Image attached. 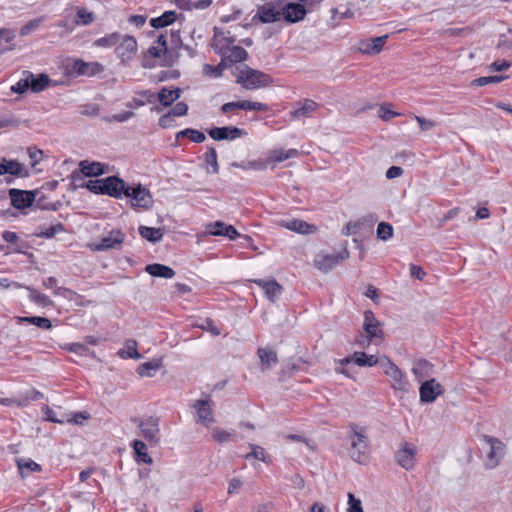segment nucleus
I'll return each mask as SVG.
<instances>
[{
  "label": "nucleus",
  "mask_w": 512,
  "mask_h": 512,
  "mask_svg": "<svg viewBox=\"0 0 512 512\" xmlns=\"http://www.w3.org/2000/svg\"><path fill=\"white\" fill-rule=\"evenodd\" d=\"M348 436L351 439L349 449L350 458L358 464L366 465L369 462L370 442L366 434V429L358 424L351 423L349 425Z\"/></svg>",
  "instance_id": "obj_1"
},
{
  "label": "nucleus",
  "mask_w": 512,
  "mask_h": 512,
  "mask_svg": "<svg viewBox=\"0 0 512 512\" xmlns=\"http://www.w3.org/2000/svg\"><path fill=\"white\" fill-rule=\"evenodd\" d=\"M236 82L247 90H255L271 85L273 79L270 75L262 71L250 68L247 65H242L237 75Z\"/></svg>",
  "instance_id": "obj_2"
},
{
  "label": "nucleus",
  "mask_w": 512,
  "mask_h": 512,
  "mask_svg": "<svg viewBox=\"0 0 512 512\" xmlns=\"http://www.w3.org/2000/svg\"><path fill=\"white\" fill-rule=\"evenodd\" d=\"M140 429L141 436L151 445L156 446L160 441L159 418L149 416L144 419L132 418Z\"/></svg>",
  "instance_id": "obj_3"
},
{
  "label": "nucleus",
  "mask_w": 512,
  "mask_h": 512,
  "mask_svg": "<svg viewBox=\"0 0 512 512\" xmlns=\"http://www.w3.org/2000/svg\"><path fill=\"white\" fill-rule=\"evenodd\" d=\"M281 5L280 0H268L262 5L257 6L256 14L252 20L263 24L278 22L281 20Z\"/></svg>",
  "instance_id": "obj_4"
},
{
  "label": "nucleus",
  "mask_w": 512,
  "mask_h": 512,
  "mask_svg": "<svg viewBox=\"0 0 512 512\" xmlns=\"http://www.w3.org/2000/svg\"><path fill=\"white\" fill-rule=\"evenodd\" d=\"M481 439L489 446L485 465L488 469H493L505 455V444L498 438L486 434H483Z\"/></svg>",
  "instance_id": "obj_5"
},
{
  "label": "nucleus",
  "mask_w": 512,
  "mask_h": 512,
  "mask_svg": "<svg viewBox=\"0 0 512 512\" xmlns=\"http://www.w3.org/2000/svg\"><path fill=\"white\" fill-rule=\"evenodd\" d=\"M124 195L131 199L133 207L149 209L153 204L150 191L138 184L135 187L127 186Z\"/></svg>",
  "instance_id": "obj_6"
},
{
  "label": "nucleus",
  "mask_w": 512,
  "mask_h": 512,
  "mask_svg": "<svg viewBox=\"0 0 512 512\" xmlns=\"http://www.w3.org/2000/svg\"><path fill=\"white\" fill-rule=\"evenodd\" d=\"M280 5L281 20L283 19L287 23H297L303 20L307 14L305 6L300 3L280 0Z\"/></svg>",
  "instance_id": "obj_7"
},
{
  "label": "nucleus",
  "mask_w": 512,
  "mask_h": 512,
  "mask_svg": "<svg viewBox=\"0 0 512 512\" xmlns=\"http://www.w3.org/2000/svg\"><path fill=\"white\" fill-rule=\"evenodd\" d=\"M417 448L408 442H403L396 452V462L405 470H411L415 466Z\"/></svg>",
  "instance_id": "obj_8"
},
{
  "label": "nucleus",
  "mask_w": 512,
  "mask_h": 512,
  "mask_svg": "<svg viewBox=\"0 0 512 512\" xmlns=\"http://www.w3.org/2000/svg\"><path fill=\"white\" fill-rule=\"evenodd\" d=\"M11 205L19 210L30 207L36 198V191L31 190H20L17 188H11L8 191Z\"/></svg>",
  "instance_id": "obj_9"
},
{
  "label": "nucleus",
  "mask_w": 512,
  "mask_h": 512,
  "mask_svg": "<svg viewBox=\"0 0 512 512\" xmlns=\"http://www.w3.org/2000/svg\"><path fill=\"white\" fill-rule=\"evenodd\" d=\"M208 135L216 141L235 140L247 135V132L235 126L213 127L208 130Z\"/></svg>",
  "instance_id": "obj_10"
},
{
  "label": "nucleus",
  "mask_w": 512,
  "mask_h": 512,
  "mask_svg": "<svg viewBox=\"0 0 512 512\" xmlns=\"http://www.w3.org/2000/svg\"><path fill=\"white\" fill-rule=\"evenodd\" d=\"M420 401L422 403H432L443 393L442 386L436 379L431 378L421 383Z\"/></svg>",
  "instance_id": "obj_11"
},
{
  "label": "nucleus",
  "mask_w": 512,
  "mask_h": 512,
  "mask_svg": "<svg viewBox=\"0 0 512 512\" xmlns=\"http://www.w3.org/2000/svg\"><path fill=\"white\" fill-rule=\"evenodd\" d=\"M103 195L113 198H121L124 195L127 185L118 176H108L102 179Z\"/></svg>",
  "instance_id": "obj_12"
},
{
  "label": "nucleus",
  "mask_w": 512,
  "mask_h": 512,
  "mask_svg": "<svg viewBox=\"0 0 512 512\" xmlns=\"http://www.w3.org/2000/svg\"><path fill=\"white\" fill-rule=\"evenodd\" d=\"M193 408L196 410L197 422L203 424L206 427H209L212 423L215 422L209 399L196 400L193 404Z\"/></svg>",
  "instance_id": "obj_13"
},
{
  "label": "nucleus",
  "mask_w": 512,
  "mask_h": 512,
  "mask_svg": "<svg viewBox=\"0 0 512 512\" xmlns=\"http://www.w3.org/2000/svg\"><path fill=\"white\" fill-rule=\"evenodd\" d=\"M121 43L116 47V54L123 63L130 61L137 52V41L133 36H121Z\"/></svg>",
  "instance_id": "obj_14"
},
{
  "label": "nucleus",
  "mask_w": 512,
  "mask_h": 512,
  "mask_svg": "<svg viewBox=\"0 0 512 512\" xmlns=\"http://www.w3.org/2000/svg\"><path fill=\"white\" fill-rule=\"evenodd\" d=\"M206 232L212 236H224L230 240L240 237V234L233 225L226 224L223 221H216L206 226Z\"/></svg>",
  "instance_id": "obj_15"
},
{
  "label": "nucleus",
  "mask_w": 512,
  "mask_h": 512,
  "mask_svg": "<svg viewBox=\"0 0 512 512\" xmlns=\"http://www.w3.org/2000/svg\"><path fill=\"white\" fill-rule=\"evenodd\" d=\"M349 257V252L346 248L338 252L337 254H327L316 260V267L323 271L328 272L337 266L341 261Z\"/></svg>",
  "instance_id": "obj_16"
},
{
  "label": "nucleus",
  "mask_w": 512,
  "mask_h": 512,
  "mask_svg": "<svg viewBox=\"0 0 512 512\" xmlns=\"http://www.w3.org/2000/svg\"><path fill=\"white\" fill-rule=\"evenodd\" d=\"M124 237L121 230H112L107 236L102 237L99 243L95 244L94 250L106 251L118 248L123 243Z\"/></svg>",
  "instance_id": "obj_17"
},
{
  "label": "nucleus",
  "mask_w": 512,
  "mask_h": 512,
  "mask_svg": "<svg viewBox=\"0 0 512 512\" xmlns=\"http://www.w3.org/2000/svg\"><path fill=\"white\" fill-rule=\"evenodd\" d=\"M4 174L25 178L29 176V171L17 160L2 158L1 175Z\"/></svg>",
  "instance_id": "obj_18"
},
{
  "label": "nucleus",
  "mask_w": 512,
  "mask_h": 512,
  "mask_svg": "<svg viewBox=\"0 0 512 512\" xmlns=\"http://www.w3.org/2000/svg\"><path fill=\"white\" fill-rule=\"evenodd\" d=\"M80 175L84 177H97L106 173L107 165L101 162L82 160L79 163Z\"/></svg>",
  "instance_id": "obj_19"
},
{
  "label": "nucleus",
  "mask_w": 512,
  "mask_h": 512,
  "mask_svg": "<svg viewBox=\"0 0 512 512\" xmlns=\"http://www.w3.org/2000/svg\"><path fill=\"white\" fill-rule=\"evenodd\" d=\"M23 76L28 79L29 90L35 93L45 90L51 83L49 76L45 73L35 76L32 72L26 70L23 71Z\"/></svg>",
  "instance_id": "obj_20"
},
{
  "label": "nucleus",
  "mask_w": 512,
  "mask_h": 512,
  "mask_svg": "<svg viewBox=\"0 0 512 512\" xmlns=\"http://www.w3.org/2000/svg\"><path fill=\"white\" fill-rule=\"evenodd\" d=\"M253 282L264 290L271 302H275L282 293V286L276 280L255 279Z\"/></svg>",
  "instance_id": "obj_21"
},
{
  "label": "nucleus",
  "mask_w": 512,
  "mask_h": 512,
  "mask_svg": "<svg viewBox=\"0 0 512 512\" xmlns=\"http://www.w3.org/2000/svg\"><path fill=\"white\" fill-rule=\"evenodd\" d=\"M280 225L285 227L291 231L300 233V234H311L316 230L314 225L307 223L306 221L299 219H287L281 220Z\"/></svg>",
  "instance_id": "obj_22"
},
{
  "label": "nucleus",
  "mask_w": 512,
  "mask_h": 512,
  "mask_svg": "<svg viewBox=\"0 0 512 512\" xmlns=\"http://www.w3.org/2000/svg\"><path fill=\"white\" fill-rule=\"evenodd\" d=\"M71 181L76 185V181L80 180L81 184L78 186L81 188H86L90 192L98 195H103V187H102V179L89 180L84 181V178L80 175L77 170L73 171L70 175Z\"/></svg>",
  "instance_id": "obj_23"
},
{
  "label": "nucleus",
  "mask_w": 512,
  "mask_h": 512,
  "mask_svg": "<svg viewBox=\"0 0 512 512\" xmlns=\"http://www.w3.org/2000/svg\"><path fill=\"white\" fill-rule=\"evenodd\" d=\"M181 94L182 90L178 87H162L157 94V100L162 106L169 107L181 97Z\"/></svg>",
  "instance_id": "obj_24"
},
{
  "label": "nucleus",
  "mask_w": 512,
  "mask_h": 512,
  "mask_svg": "<svg viewBox=\"0 0 512 512\" xmlns=\"http://www.w3.org/2000/svg\"><path fill=\"white\" fill-rule=\"evenodd\" d=\"M412 373L416 380L420 382L434 373V365L425 359L416 360L413 364Z\"/></svg>",
  "instance_id": "obj_25"
},
{
  "label": "nucleus",
  "mask_w": 512,
  "mask_h": 512,
  "mask_svg": "<svg viewBox=\"0 0 512 512\" xmlns=\"http://www.w3.org/2000/svg\"><path fill=\"white\" fill-rule=\"evenodd\" d=\"M386 376L391 379V386L394 390H399L402 392L408 391V380L398 366L393 370L388 371Z\"/></svg>",
  "instance_id": "obj_26"
},
{
  "label": "nucleus",
  "mask_w": 512,
  "mask_h": 512,
  "mask_svg": "<svg viewBox=\"0 0 512 512\" xmlns=\"http://www.w3.org/2000/svg\"><path fill=\"white\" fill-rule=\"evenodd\" d=\"M376 221L377 216L375 214H368L355 222H348L342 229V234L346 236L356 234L365 223L373 224Z\"/></svg>",
  "instance_id": "obj_27"
},
{
  "label": "nucleus",
  "mask_w": 512,
  "mask_h": 512,
  "mask_svg": "<svg viewBox=\"0 0 512 512\" xmlns=\"http://www.w3.org/2000/svg\"><path fill=\"white\" fill-rule=\"evenodd\" d=\"M145 271L153 277L170 279L174 277V270L166 265L154 263L145 267Z\"/></svg>",
  "instance_id": "obj_28"
},
{
  "label": "nucleus",
  "mask_w": 512,
  "mask_h": 512,
  "mask_svg": "<svg viewBox=\"0 0 512 512\" xmlns=\"http://www.w3.org/2000/svg\"><path fill=\"white\" fill-rule=\"evenodd\" d=\"M257 354L261 361L262 370L270 369L278 363L277 353L270 348H258Z\"/></svg>",
  "instance_id": "obj_29"
},
{
  "label": "nucleus",
  "mask_w": 512,
  "mask_h": 512,
  "mask_svg": "<svg viewBox=\"0 0 512 512\" xmlns=\"http://www.w3.org/2000/svg\"><path fill=\"white\" fill-rule=\"evenodd\" d=\"M132 447L135 453V459L138 463L142 462L148 465L153 463L152 457L146 451V444L141 440H134Z\"/></svg>",
  "instance_id": "obj_30"
},
{
  "label": "nucleus",
  "mask_w": 512,
  "mask_h": 512,
  "mask_svg": "<svg viewBox=\"0 0 512 512\" xmlns=\"http://www.w3.org/2000/svg\"><path fill=\"white\" fill-rule=\"evenodd\" d=\"M57 279L55 277H48L43 281V286L47 289H54L55 295H62L63 297L67 299H72L74 296H76V292L69 288H62L57 287Z\"/></svg>",
  "instance_id": "obj_31"
},
{
  "label": "nucleus",
  "mask_w": 512,
  "mask_h": 512,
  "mask_svg": "<svg viewBox=\"0 0 512 512\" xmlns=\"http://www.w3.org/2000/svg\"><path fill=\"white\" fill-rule=\"evenodd\" d=\"M139 234L142 238L146 239L147 241L151 243H156L162 240L164 235V229L140 226Z\"/></svg>",
  "instance_id": "obj_32"
},
{
  "label": "nucleus",
  "mask_w": 512,
  "mask_h": 512,
  "mask_svg": "<svg viewBox=\"0 0 512 512\" xmlns=\"http://www.w3.org/2000/svg\"><path fill=\"white\" fill-rule=\"evenodd\" d=\"M17 323H28L33 324L41 329L48 330L52 327L51 321L46 317L40 316H27V317H17Z\"/></svg>",
  "instance_id": "obj_33"
},
{
  "label": "nucleus",
  "mask_w": 512,
  "mask_h": 512,
  "mask_svg": "<svg viewBox=\"0 0 512 512\" xmlns=\"http://www.w3.org/2000/svg\"><path fill=\"white\" fill-rule=\"evenodd\" d=\"M222 55L223 59H225V62L229 63L242 62L248 57L247 51L240 46H233L231 49H229V53L227 55L224 53Z\"/></svg>",
  "instance_id": "obj_34"
},
{
  "label": "nucleus",
  "mask_w": 512,
  "mask_h": 512,
  "mask_svg": "<svg viewBox=\"0 0 512 512\" xmlns=\"http://www.w3.org/2000/svg\"><path fill=\"white\" fill-rule=\"evenodd\" d=\"M176 20V13L174 11H165L161 16L152 18L150 25L153 28L159 29L171 25Z\"/></svg>",
  "instance_id": "obj_35"
},
{
  "label": "nucleus",
  "mask_w": 512,
  "mask_h": 512,
  "mask_svg": "<svg viewBox=\"0 0 512 512\" xmlns=\"http://www.w3.org/2000/svg\"><path fill=\"white\" fill-rule=\"evenodd\" d=\"M180 138H189L194 143H202L205 141L206 136L202 131L193 128H186L177 132L176 139Z\"/></svg>",
  "instance_id": "obj_36"
},
{
  "label": "nucleus",
  "mask_w": 512,
  "mask_h": 512,
  "mask_svg": "<svg viewBox=\"0 0 512 512\" xmlns=\"http://www.w3.org/2000/svg\"><path fill=\"white\" fill-rule=\"evenodd\" d=\"M378 357L374 355H368L365 352H355L353 354V363L357 364L360 367H372L377 365Z\"/></svg>",
  "instance_id": "obj_37"
},
{
  "label": "nucleus",
  "mask_w": 512,
  "mask_h": 512,
  "mask_svg": "<svg viewBox=\"0 0 512 512\" xmlns=\"http://www.w3.org/2000/svg\"><path fill=\"white\" fill-rule=\"evenodd\" d=\"M161 367L160 360H152L141 364L137 372L142 377H152Z\"/></svg>",
  "instance_id": "obj_38"
},
{
  "label": "nucleus",
  "mask_w": 512,
  "mask_h": 512,
  "mask_svg": "<svg viewBox=\"0 0 512 512\" xmlns=\"http://www.w3.org/2000/svg\"><path fill=\"white\" fill-rule=\"evenodd\" d=\"M299 155V151L297 149H288L284 150H275L272 152L271 156L268 158L269 162L280 163L287 159L297 157Z\"/></svg>",
  "instance_id": "obj_39"
},
{
  "label": "nucleus",
  "mask_w": 512,
  "mask_h": 512,
  "mask_svg": "<svg viewBox=\"0 0 512 512\" xmlns=\"http://www.w3.org/2000/svg\"><path fill=\"white\" fill-rule=\"evenodd\" d=\"M24 288H26L29 291V299L32 302H34L42 307H47V306L52 305V300L47 295L40 293L36 289L31 288L29 286H24Z\"/></svg>",
  "instance_id": "obj_40"
},
{
  "label": "nucleus",
  "mask_w": 512,
  "mask_h": 512,
  "mask_svg": "<svg viewBox=\"0 0 512 512\" xmlns=\"http://www.w3.org/2000/svg\"><path fill=\"white\" fill-rule=\"evenodd\" d=\"M120 40L121 34L118 32H114L95 40L94 45L102 48H110L115 46Z\"/></svg>",
  "instance_id": "obj_41"
},
{
  "label": "nucleus",
  "mask_w": 512,
  "mask_h": 512,
  "mask_svg": "<svg viewBox=\"0 0 512 512\" xmlns=\"http://www.w3.org/2000/svg\"><path fill=\"white\" fill-rule=\"evenodd\" d=\"M227 67V64L225 62V59L222 58L221 62L216 65L212 66L210 64H205L203 66V73L206 76L213 77V78H219L222 76L224 69Z\"/></svg>",
  "instance_id": "obj_42"
},
{
  "label": "nucleus",
  "mask_w": 512,
  "mask_h": 512,
  "mask_svg": "<svg viewBox=\"0 0 512 512\" xmlns=\"http://www.w3.org/2000/svg\"><path fill=\"white\" fill-rule=\"evenodd\" d=\"M318 107V104L310 99H306L302 106L292 112V115L294 117H302V116H308L311 112L315 111Z\"/></svg>",
  "instance_id": "obj_43"
},
{
  "label": "nucleus",
  "mask_w": 512,
  "mask_h": 512,
  "mask_svg": "<svg viewBox=\"0 0 512 512\" xmlns=\"http://www.w3.org/2000/svg\"><path fill=\"white\" fill-rule=\"evenodd\" d=\"M44 397L43 393L36 390L30 389L23 394L20 400L17 402V407H26L30 401H35L38 399H42Z\"/></svg>",
  "instance_id": "obj_44"
},
{
  "label": "nucleus",
  "mask_w": 512,
  "mask_h": 512,
  "mask_svg": "<svg viewBox=\"0 0 512 512\" xmlns=\"http://www.w3.org/2000/svg\"><path fill=\"white\" fill-rule=\"evenodd\" d=\"M249 447L251 448V452L244 455V459L249 460L251 458H254L265 463L268 462L266 452L261 446L256 444H249Z\"/></svg>",
  "instance_id": "obj_45"
},
{
  "label": "nucleus",
  "mask_w": 512,
  "mask_h": 512,
  "mask_svg": "<svg viewBox=\"0 0 512 512\" xmlns=\"http://www.w3.org/2000/svg\"><path fill=\"white\" fill-rule=\"evenodd\" d=\"M235 437H236L235 433L225 431L218 427H215L212 430V438L218 443L233 441V440H235Z\"/></svg>",
  "instance_id": "obj_46"
},
{
  "label": "nucleus",
  "mask_w": 512,
  "mask_h": 512,
  "mask_svg": "<svg viewBox=\"0 0 512 512\" xmlns=\"http://www.w3.org/2000/svg\"><path fill=\"white\" fill-rule=\"evenodd\" d=\"M119 355L122 358H141V355L137 351V343L134 340L127 341L125 345V350H120Z\"/></svg>",
  "instance_id": "obj_47"
},
{
  "label": "nucleus",
  "mask_w": 512,
  "mask_h": 512,
  "mask_svg": "<svg viewBox=\"0 0 512 512\" xmlns=\"http://www.w3.org/2000/svg\"><path fill=\"white\" fill-rule=\"evenodd\" d=\"M507 78H508V76H504V75L484 76V77H479V78L474 79L471 82V85L480 87V86H485L488 84L499 83Z\"/></svg>",
  "instance_id": "obj_48"
},
{
  "label": "nucleus",
  "mask_w": 512,
  "mask_h": 512,
  "mask_svg": "<svg viewBox=\"0 0 512 512\" xmlns=\"http://www.w3.org/2000/svg\"><path fill=\"white\" fill-rule=\"evenodd\" d=\"M65 231V227L62 223H57L51 225L50 227L36 232L35 235L40 238L50 239L54 237L57 233Z\"/></svg>",
  "instance_id": "obj_49"
},
{
  "label": "nucleus",
  "mask_w": 512,
  "mask_h": 512,
  "mask_svg": "<svg viewBox=\"0 0 512 512\" xmlns=\"http://www.w3.org/2000/svg\"><path fill=\"white\" fill-rule=\"evenodd\" d=\"M205 162L212 168L211 170L207 169L208 173H218L219 166L217 162V153L213 147H209L207 152L205 153Z\"/></svg>",
  "instance_id": "obj_50"
},
{
  "label": "nucleus",
  "mask_w": 512,
  "mask_h": 512,
  "mask_svg": "<svg viewBox=\"0 0 512 512\" xmlns=\"http://www.w3.org/2000/svg\"><path fill=\"white\" fill-rule=\"evenodd\" d=\"M393 236V227L387 222H380L377 227V238L383 241L389 240Z\"/></svg>",
  "instance_id": "obj_51"
},
{
  "label": "nucleus",
  "mask_w": 512,
  "mask_h": 512,
  "mask_svg": "<svg viewBox=\"0 0 512 512\" xmlns=\"http://www.w3.org/2000/svg\"><path fill=\"white\" fill-rule=\"evenodd\" d=\"M239 103H240V109H242V110H253V111H261V112L268 111V106L261 102L242 100V101H239Z\"/></svg>",
  "instance_id": "obj_52"
},
{
  "label": "nucleus",
  "mask_w": 512,
  "mask_h": 512,
  "mask_svg": "<svg viewBox=\"0 0 512 512\" xmlns=\"http://www.w3.org/2000/svg\"><path fill=\"white\" fill-rule=\"evenodd\" d=\"M21 124V120L13 114L6 115L0 118V129L3 128H18Z\"/></svg>",
  "instance_id": "obj_53"
},
{
  "label": "nucleus",
  "mask_w": 512,
  "mask_h": 512,
  "mask_svg": "<svg viewBox=\"0 0 512 512\" xmlns=\"http://www.w3.org/2000/svg\"><path fill=\"white\" fill-rule=\"evenodd\" d=\"M379 326V322H373V324L363 323V329L367 333L369 340L382 336V330Z\"/></svg>",
  "instance_id": "obj_54"
},
{
  "label": "nucleus",
  "mask_w": 512,
  "mask_h": 512,
  "mask_svg": "<svg viewBox=\"0 0 512 512\" xmlns=\"http://www.w3.org/2000/svg\"><path fill=\"white\" fill-rule=\"evenodd\" d=\"M18 468L23 473L24 469H28L32 472H40L41 466L36 463L35 461L28 459V460H19L18 461Z\"/></svg>",
  "instance_id": "obj_55"
},
{
  "label": "nucleus",
  "mask_w": 512,
  "mask_h": 512,
  "mask_svg": "<svg viewBox=\"0 0 512 512\" xmlns=\"http://www.w3.org/2000/svg\"><path fill=\"white\" fill-rule=\"evenodd\" d=\"M196 326L204 331H210L214 336H218L221 333L220 329L215 326L214 321L210 318H206L203 323L197 324Z\"/></svg>",
  "instance_id": "obj_56"
},
{
  "label": "nucleus",
  "mask_w": 512,
  "mask_h": 512,
  "mask_svg": "<svg viewBox=\"0 0 512 512\" xmlns=\"http://www.w3.org/2000/svg\"><path fill=\"white\" fill-rule=\"evenodd\" d=\"M41 21V18L30 20L21 27L20 35L27 36L28 34H30L32 31L36 30L39 27Z\"/></svg>",
  "instance_id": "obj_57"
},
{
  "label": "nucleus",
  "mask_w": 512,
  "mask_h": 512,
  "mask_svg": "<svg viewBox=\"0 0 512 512\" xmlns=\"http://www.w3.org/2000/svg\"><path fill=\"white\" fill-rule=\"evenodd\" d=\"M135 116V113L132 111H125L123 113L114 114L112 116L106 117L105 121L107 122H126L130 118H133Z\"/></svg>",
  "instance_id": "obj_58"
},
{
  "label": "nucleus",
  "mask_w": 512,
  "mask_h": 512,
  "mask_svg": "<svg viewBox=\"0 0 512 512\" xmlns=\"http://www.w3.org/2000/svg\"><path fill=\"white\" fill-rule=\"evenodd\" d=\"M348 512H364L361 501L352 493H348Z\"/></svg>",
  "instance_id": "obj_59"
},
{
  "label": "nucleus",
  "mask_w": 512,
  "mask_h": 512,
  "mask_svg": "<svg viewBox=\"0 0 512 512\" xmlns=\"http://www.w3.org/2000/svg\"><path fill=\"white\" fill-rule=\"evenodd\" d=\"M77 17L81 19L82 25H88L94 21V14L87 11L85 8L77 9Z\"/></svg>",
  "instance_id": "obj_60"
},
{
  "label": "nucleus",
  "mask_w": 512,
  "mask_h": 512,
  "mask_svg": "<svg viewBox=\"0 0 512 512\" xmlns=\"http://www.w3.org/2000/svg\"><path fill=\"white\" fill-rule=\"evenodd\" d=\"M377 365H379L385 375L388 374V371L393 370L397 365L392 362L388 357L382 356L378 358Z\"/></svg>",
  "instance_id": "obj_61"
},
{
  "label": "nucleus",
  "mask_w": 512,
  "mask_h": 512,
  "mask_svg": "<svg viewBox=\"0 0 512 512\" xmlns=\"http://www.w3.org/2000/svg\"><path fill=\"white\" fill-rule=\"evenodd\" d=\"M27 90H29V84L26 76H23L15 85L11 87V91L18 94H22Z\"/></svg>",
  "instance_id": "obj_62"
},
{
  "label": "nucleus",
  "mask_w": 512,
  "mask_h": 512,
  "mask_svg": "<svg viewBox=\"0 0 512 512\" xmlns=\"http://www.w3.org/2000/svg\"><path fill=\"white\" fill-rule=\"evenodd\" d=\"M169 112L173 117L185 116L188 112V105L184 102H178Z\"/></svg>",
  "instance_id": "obj_63"
},
{
  "label": "nucleus",
  "mask_w": 512,
  "mask_h": 512,
  "mask_svg": "<svg viewBox=\"0 0 512 512\" xmlns=\"http://www.w3.org/2000/svg\"><path fill=\"white\" fill-rule=\"evenodd\" d=\"M387 38H388V35H383V36H379V37H375V38L371 39L372 49L374 51V54H378L382 51Z\"/></svg>",
  "instance_id": "obj_64"
}]
</instances>
